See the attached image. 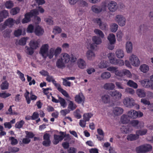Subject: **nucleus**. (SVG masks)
<instances>
[{
  "label": "nucleus",
  "mask_w": 153,
  "mask_h": 153,
  "mask_svg": "<svg viewBox=\"0 0 153 153\" xmlns=\"http://www.w3.org/2000/svg\"><path fill=\"white\" fill-rule=\"evenodd\" d=\"M137 111L133 110H131L128 112V115L129 118L134 119L137 117Z\"/></svg>",
  "instance_id": "2eb2a0df"
},
{
  "label": "nucleus",
  "mask_w": 153,
  "mask_h": 153,
  "mask_svg": "<svg viewBox=\"0 0 153 153\" xmlns=\"http://www.w3.org/2000/svg\"><path fill=\"white\" fill-rule=\"evenodd\" d=\"M92 116V114L91 113L84 114L83 115V119L85 122L88 121L90 118Z\"/></svg>",
  "instance_id": "a18cd8bd"
},
{
  "label": "nucleus",
  "mask_w": 153,
  "mask_h": 153,
  "mask_svg": "<svg viewBox=\"0 0 153 153\" xmlns=\"http://www.w3.org/2000/svg\"><path fill=\"white\" fill-rule=\"evenodd\" d=\"M118 25L115 23L112 24L110 26L111 31L113 32H115L117 30Z\"/></svg>",
  "instance_id": "c03bdc74"
},
{
  "label": "nucleus",
  "mask_w": 153,
  "mask_h": 153,
  "mask_svg": "<svg viewBox=\"0 0 153 153\" xmlns=\"http://www.w3.org/2000/svg\"><path fill=\"white\" fill-rule=\"evenodd\" d=\"M117 40L119 41L121 40L122 37L123 36V34L121 31H118L117 33Z\"/></svg>",
  "instance_id": "69168bd1"
},
{
  "label": "nucleus",
  "mask_w": 153,
  "mask_h": 153,
  "mask_svg": "<svg viewBox=\"0 0 153 153\" xmlns=\"http://www.w3.org/2000/svg\"><path fill=\"white\" fill-rule=\"evenodd\" d=\"M59 102L60 103L61 106H62L63 108H65L67 105L66 101L63 98L58 97Z\"/></svg>",
  "instance_id": "49530a36"
},
{
  "label": "nucleus",
  "mask_w": 153,
  "mask_h": 153,
  "mask_svg": "<svg viewBox=\"0 0 153 153\" xmlns=\"http://www.w3.org/2000/svg\"><path fill=\"white\" fill-rule=\"evenodd\" d=\"M26 48H27L26 50L27 53L29 55H32L34 53V51L33 50L34 49H32L30 47V48H28L27 47H26Z\"/></svg>",
  "instance_id": "774afa93"
},
{
  "label": "nucleus",
  "mask_w": 153,
  "mask_h": 153,
  "mask_svg": "<svg viewBox=\"0 0 153 153\" xmlns=\"http://www.w3.org/2000/svg\"><path fill=\"white\" fill-rule=\"evenodd\" d=\"M25 18L22 20V23L24 24L27 23L30 21V18L32 17L29 13H26L25 15Z\"/></svg>",
  "instance_id": "a211bd4d"
},
{
  "label": "nucleus",
  "mask_w": 153,
  "mask_h": 153,
  "mask_svg": "<svg viewBox=\"0 0 153 153\" xmlns=\"http://www.w3.org/2000/svg\"><path fill=\"white\" fill-rule=\"evenodd\" d=\"M95 33L100 36V37L103 38L104 36V35L102 32L99 29H95L94 30Z\"/></svg>",
  "instance_id": "a19ab883"
},
{
  "label": "nucleus",
  "mask_w": 153,
  "mask_h": 153,
  "mask_svg": "<svg viewBox=\"0 0 153 153\" xmlns=\"http://www.w3.org/2000/svg\"><path fill=\"white\" fill-rule=\"evenodd\" d=\"M115 53L117 57L119 58H123L124 55V52L121 49L117 50L115 52Z\"/></svg>",
  "instance_id": "7c9ffc66"
},
{
  "label": "nucleus",
  "mask_w": 153,
  "mask_h": 153,
  "mask_svg": "<svg viewBox=\"0 0 153 153\" xmlns=\"http://www.w3.org/2000/svg\"><path fill=\"white\" fill-rule=\"evenodd\" d=\"M110 95L114 99L116 100H119L121 98L122 94L117 90L111 91L109 92Z\"/></svg>",
  "instance_id": "6e6552de"
},
{
  "label": "nucleus",
  "mask_w": 153,
  "mask_h": 153,
  "mask_svg": "<svg viewBox=\"0 0 153 153\" xmlns=\"http://www.w3.org/2000/svg\"><path fill=\"white\" fill-rule=\"evenodd\" d=\"M86 56L88 59L91 60L94 58L95 54L92 51L88 50L87 52Z\"/></svg>",
  "instance_id": "412c9836"
},
{
  "label": "nucleus",
  "mask_w": 153,
  "mask_h": 153,
  "mask_svg": "<svg viewBox=\"0 0 153 153\" xmlns=\"http://www.w3.org/2000/svg\"><path fill=\"white\" fill-rule=\"evenodd\" d=\"M61 31L62 30L60 28L58 27H55L54 28L53 32L55 34H56L61 33Z\"/></svg>",
  "instance_id": "4d7b16f0"
},
{
  "label": "nucleus",
  "mask_w": 153,
  "mask_h": 153,
  "mask_svg": "<svg viewBox=\"0 0 153 153\" xmlns=\"http://www.w3.org/2000/svg\"><path fill=\"white\" fill-rule=\"evenodd\" d=\"M8 16V13L6 10H3L0 12V17L3 18H6Z\"/></svg>",
  "instance_id": "79ce46f5"
},
{
  "label": "nucleus",
  "mask_w": 153,
  "mask_h": 153,
  "mask_svg": "<svg viewBox=\"0 0 153 153\" xmlns=\"http://www.w3.org/2000/svg\"><path fill=\"white\" fill-rule=\"evenodd\" d=\"M123 109L120 107H116L114 108L113 112L116 115H118L122 114L123 112Z\"/></svg>",
  "instance_id": "4be33fe9"
},
{
  "label": "nucleus",
  "mask_w": 153,
  "mask_h": 153,
  "mask_svg": "<svg viewBox=\"0 0 153 153\" xmlns=\"http://www.w3.org/2000/svg\"><path fill=\"white\" fill-rule=\"evenodd\" d=\"M8 150L10 152L15 153L18 152L19 150V148L16 147H11L9 148Z\"/></svg>",
  "instance_id": "6e6d98bb"
},
{
  "label": "nucleus",
  "mask_w": 153,
  "mask_h": 153,
  "mask_svg": "<svg viewBox=\"0 0 153 153\" xmlns=\"http://www.w3.org/2000/svg\"><path fill=\"white\" fill-rule=\"evenodd\" d=\"M140 69V71L143 73H146L149 70V67L146 64L141 65Z\"/></svg>",
  "instance_id": "e433bc0d"
},
{
  "label": "nucleus",
  "mask_w": 153,
  "mask_h": 153,
  "mask_svg": "<svg viewBox=\"0 0 153 153\" xmlns=\"http://www.w3.org/2000/svg\"><path fill=\"white\" fill-rule=\"evenodd\" d=\"M126 49L127 53H130L132 50V44L131 42H128L126 43Z\"/></svg>",
  "instance_id": "6ab92c4d"
},
{
  "label": "nucleus",
  "mask_w": 153,
  "mask_h": 153,
  "mask_svg": "<svg viewBox=\"0 0 153 153\" xmlns=\"http://www.w3.org/2000/svg\"><path fill=\"white\" fill-rule=\"evenodd\" d=\"M30 47L32 49H36L39 46V42L37 40H32L30 43Z\"/></svg>",
  "instance_id": "dca6fc26"
},
{
  "label": "nucleus",
  "mask_w": 153,
  "mask_h": 153,
  "mask_svg": "<svg viewBox=\"0 0 153 153\" xmlns=\"http://www.w3.org/2000/svg\"><path fill=\"white\" fill-rule=\"evenodd\" d=\"M137 95L140 97H144L146 96V93L145 91L141 89H138L137 90Z\"/></svg>",
  "instance_id": "393cba45"
},
{
  "label": "nucleus",
  "mask_w": 153,
  "mask_h": 153,
  "mask_svg": "<svg viewBox=\"0 0 153 153\" xmlns=\"http://www.w3.org/2000/svg\"><path fill=\"white\" fill-rule=\"evenodd\" d=\"M115 84L116 87L119 89H123L124 87L122 84L119 82H115Z\"/></svg>",
  "instance_id": "13d9d810"
},
{
  "label": "nucleus",
  "mask_w": 153,
  "mask_h": 153,
  "mask_svg": "<svg viewBox=\"0 0 153 153\" xmlns=\"http://www.w3.org/2000/svg\"><path fill=\"white\" fill-rule=\"evenodd\" d=\"M127 85L128 86L136 89L138 87L137 84L132 80H129L127 82Z\"/></svg>",
  "instance_id": "2f4dec72"
},
{
  "label": "nucleus",
  "mask_w": 153,
  "mask_h": 153,
  "mask_svg": "<svg viewBox=\"0 0 153 153\" xmlns=\"http://www.w3.org/2000/svg\"><path fill=\"white\" fill-rule=\"evenodd\" d=\"M109 43L111 44H115L116 41L115 36L113 33H110L107 37Z\"/></svg>",
  "instance_id": "cd10ccee"
},
{
  "label": "nucleus",
  "mask_w": 153,
  "mask_h": 153,
  "mask_svg": "<svg viewBox=\"0 0 153 153\" xmlns=\"http://www.w3.org/2000/svg\"><path fill=\"white\" fill-rule=\"evenodd\" d=\"M92 11L95 13H98L101 12L99 6H93L91 7Z\"/></svg>",
  "instance_id": "09e8293b"
},
{
  "label": "nucleus",
  "mask_w": 153,
  "mask_h": 153,
  "mask_svg": "<svg viewBox=\"0 0 153 153\" xmlns=\"http://www.w3.org/2000/svg\"><path fill=\"white\" fill-rule=\"evenodd\" d=\"M111 76V74L109 72L103 73L101 75V77L103 79H107Z\"/></svg>",
  "instance_id": "58836bf2"
},
{
  "label": "nucleus",
  "mask_w": 153,
  "mask_h": 153,
  "mask_svg": "<svg viewBox=\"0 0 153 153\" xmlns=\"http://www.w3.org/2000/svg\"><path fill=\"white\" fill-rule=\"evenodd\" d=\"M125 92L130 94H133L134 93V91L131 88H127L125 89Z\"/></svg>",
  "instance_id": "5fc2aeb1"
},
{
  "label": "nucleus",
  "mask_w": 153,
  "mask_h": 153,
  "mask_svg": "<svg viewBox=\"0 0 153 153\" xmlns=\"http://www.w3.org/2000/svg\"><path fill=\"white\" fill-rule=\"evenodd\" d=\"M115 20L120 26H123L125 25L126 20L123 16L120 15H117Z\"/></svg>",
  "instance_id": "423d86ee"
},
{
  "label": "nucleus",
  "mask_w": 153,
  "mask_h": 153,
  "mask_svg": "<svg viewBox=\"0 0 153 153\" xmlns=\"http://www.w3.org/2000/svg\"><path fill=\"white\" fill-rule=\"evenodd\" d=\"M112 54L111 53H109L108 54V57L111 63L120 66H122L124 65V62L123 60L117 59L112 57Z\"/></svg>",
  "instance_id": "7ed1b4c3"
},
{
  "label": "nucleus",
  "mask_w": 153,
  "mask_h": 153,
  "mask_svg": "<svg viewBox=\"0 0 153 153\" xmlns=\"http://www.w3.org/2000/svg\"><path fill=\"white\" fill-rule=\"evenodd\" d=\"M54 140L53 143L55 145L57 144L59 141H61L63 139L62 137L56 134L54 135Z\"/></svg>",
  "instance_id": "b1692460"
},
{
  "label": "nucleus",
  "mask_w": 153,
  "mask_h": 153,
  "mask_svg": "<svg viewBox=\"0 0 153 153\" xmlns=\"http://www.w3.org/2000/svg\"><path fill=\"white\" fill-rule=\"evenodd\" d=\"M11 32L10 30L7 29L3 32L4 34L3 36L4 38H9L10 37V33Z\"/></svg>",
  "instance_id": "37998d69"
},
{
  "label": "nucleus",
  "mask_w": 153,
  "mask_h": 153,
  "mask_svg": "<svg viewBox=\"0 0 153 153\" xmlns=\"http://www.w3.org/2000/svg\"><path fill=\"white\" fill-rule=\"evenodd\" d=\"M30 94V96L34 95L32 91H31L30 93L27 90H26V92L24 94V96L28 104L30 103V100L29 97V95Z\"/></svg>",
  "instance_id": "c85d7f7f"
},
{
  "label": "nucleus",
  "mask_w": 153,
  "mask_h": 153,
  "mask_svg": "<svg viewBox=\"0 0 153 153\" xmlns=\"http://www.w3.org/2000/svg\"><path fill=\"white\" fill-rule=\"evenodd\" d=\"M85 97L82 93H79L75 97V101L78 103H84L85 101ZM82 105H83V104Z\"/></svg>",
  "instance_id": "1a4fd4ad"
},
{
  "label": "nucleus",
  "mask_w": 153,
  "mask_h": 153,
  "mask_svg": "<svg viewBox=\"0 0 153 153\" xmlns=\"http://www.w3.org/2000/svg\"><path fill=\"white\" fill-rule=\"evenodd\" d=\"M22 32V30L20 29H18L15 31L14 35L16 37H18L21 36Z\"/></svg>",
  "instance_id": "052dcab7"
},
{
  "label": "nucleus",
  "mask_w": 153,
  "mask_h": 153,
  "mask_svg": "<svg viewBox=\"0 0 153 153\" xmlns=\"http://www.w3.org/2000/svg\"><path fill=\"white\" fill-rule=\"evenodd\" d=\"M102 101L104 103L107 104L109 102L110 100V96L107 94H104L101 96Z\"/></svg>",
  "instance_id": "5701e85b"
},
{
  "label": "nucleus",
  "mask_w": 153,
  "mask_h": 153,
  "mask_svg": "<svg viewBox=\"0 0 153 153\" xmlns=\"http://www.w3.org/2000/svg\"><path fill=\"white\" fill-rule=\"evenodd\" d=\"M108 7L110 11L112 12H114L117 8V4L114 1H112L108 4Z\"/></svg>",
  "instance_id": "9b49d317"
},
{
  "label": "nucleus",
  "mask_w": 153,
  "mask_h": 153,
  "mask_svg": "<svg viewBox=\"0 0 153 153\" xmlns=\"http://www.w3.org/2000/svg\"><path fill=\"white\" fill-rule=\"evenodd\" d=\"M107 7V4L106 3H104L102 4L99 6L100 11H105L106 10Z\"/></svg>",
  "instance_id": "338daca9"
},
{
  "label": "nucleus",
  "mask_w": 153,
  "mask_h": 153,
  "mask_svg": "<svg viewBox=\"0 0 153 153\" xmlns=\"http://www.w3.org/2000/svg\"><path fill=\"white\" fill-rule=\"evenodd\" d=\"M92 40L94 43L97 45H99L102 42V40L100 38L97 36H93Z\"/></svg>",
  "instance_id": "72a5a7b5"
},
{
  "label": "nucleus",
  "mask_w": 153,
  "mask_h": 153,
  "mask_svg": "<svg viewBox=\"0 0 153 153\" xmlns=\"http://www.w3.org/2000/svg\"><path fill=\"white\" fill-rule=\"evenodd\" d=\"M60 59L67 64L70 61V58L69 55L67 53H63L61 54Z\"/></svg>",
  "instance_id": "f8f14e48"
},
{
  "label": "nucleus",
  "mask_w": 153,
  "mask_h": 153,
  "mask_svg": "<svg viewBox=\"0 0 153 153\" xmlns=\"http://www.w3.org/2000/svg\"><path fill=\"white\" fill-rule=\"evenodd\" d=\"M66 64L60 59H58L56 62V66L59 69H63L66 67Z\"/></svg>",
  "instance_id": "4468645a"
},
{
  "label": "nucleus",
  "mask_w": 153,
  "mask_h": 153,
  "mask_svg": "<svg viewBox=\"0 0 153 153\" xmlns=\"http://www.w3.org/2000/svg\"><path fill=\"white\" fill-rule=\"evenodd\" d=\"M44 32V29L39 25H37L35 28L34 33L36 35L40 36L43 35Z\"/></svg>",
  "instance_id": "9d476101"
},
{
  "label": "nucleus",
  "mask_w": 153,
  "mask_h": 153,
  "mask_svg": "<svg viewBox=\"0 0 153 153\" xmlns=\"http://www.w3.org/2000/svg\"><path fill=\"white\" fill-rule=\"evenodd\" d=\"M55 50L53 48H51L49 50V53H48V56L49 59L52 58L54 55Z\"/></svg>",
  "instance_id": "3c124183"
},
{
  "label": "nucleus",
  "mask_w": 153,
  "mask_h": 153,
  "mask_svg": "<svg viewBox=\"0 0 153 153\" xmlns=\"http://www.w3.org/2000/svg\"><path fill=\"white\" fill-rule=\"evenodd\" d=\"M69 103L68 105V108L72 111L75 109L76 107V105L74 104L71 101L69 100Z\"/></svg>",
  "instance_id": "de8ad7c7"
},
{
  "label": "nucleus",
  "mask_w": 153,
  "mask_h": 153,
  "mask_svg": "<svg viewBox=\"0 0 153 153\" xmlns=\"http://www.w3.org/2000/svg\"><path fill=\"white\" fill-rule=\"evenodd\" d=\"M75 79V78L74 77H66L65 78H62V79L63 80L62 84L65 86L70 87L71 83L70 82L67 81V80L69 79L74 80Z\"/></svg>",
  "instance_id": "ddd939ff"
},
{
  "label": "nucleus",
  "mask_w": 153,
  "mask_h": 153,
  "mask_svg": "<svg viewBox=\"0 0 153 153\" xmlns=\"http://www.w3.org/2000/svg\"><path fill=\"white\" fill-rule=\"evenodd\" d=\"M20 11V9L19 7H16L11 9L10 13L11 15H14L19 13Z\"/></svg>",
  "instance_id": "4c0bfd02"
},
{
  "label": "nucleus",
  "mask_w": 153,
  "mask_h": 153,
  "mask_svg": "<svg viewBox=\"0 0 153 153\" xmlns=\"http://www.w3.org/2000/svg\"><path fill=\"white\" fill-rule=\"evenodd\" d=\"M10 140H11V144L12 145H16L18 143L17 140L15 139L13 137H10L9 138Z\"/></svg>",
  "instance_id": "e2e57ef3"
},
{
  "label": "nucleus",
  "mask_w": 153,
  "mask_h": 153,
  "mask_svg": "<svg viewBox=\"0 0 153 153\" xmlns=\"http://www.w3.org/2000/svg\"><path fill=\"white\" fill-rule=\"evenodd\" d=\"M138 135L136 134H130L128 136L127 139L130 141H133L139 138Z\"/></svg>",
  "instance_id": "f704fd0d"
},
{
  "label": "nucleus",
  "mask_w": 153,
  "mask_h": 153,
  "mask_svg": "<svg viewBox=\"0 0 153 153\" xmlns=\"http://www.w3.org/2000/svg\"><path fill=\"white\" fill-rule=\"evenodd\" d=\"M11 95V94L9 93H6V92L0 93V97L3 98H5L10 96Z\"/></svg>",
  "instance_id": "bf43d9fd"
},
{
  "label": "nucleus",
  "mask_w": 153,
  "mask_h": 153,
  "mask_svg": "<svg viewBox=\"0 0 153 153\" xmlns=\"http://www.w3.org/2000/svg\"><path fill=\"white\" fill-rule=\"evenodd\" d=\"M44 21L48 24L52 25L53 21L51 18H46L44 19Z\"/></svg>",
  "instance_id": "0e129e2a"
},
{
  "label": "nucleus",
  "mask_w": 153,
  "mask_h": 153,
  "mask_svg": "<svg viewBox=\"0 0 153 153\" xmlns=\"http://www.w3.org/2000/svg\"><path fill=\"white\" fill-rule=\"evenodd\" d=\"M115 87V85L112 83H107L103 85L104 88L106 90H112Z\"/></svg>",
  "instance_id": "f3484780"
},
{
  "label": "nucleus",
  "mask_w": 153,
  "mask_h": 153,
  "mask_svg": "<svg viewBox=\"0 0 153 153\" xmlns=\"http://www.w3.org/2000/svg\"><path fill=\"white\" fill-rule=\"evenodd\" d=\"M123 103L126 107L131 108L135 106L137 109H138L139 108V105L135 103L134 100L132 98H125L123 100Z\"/></svg>",
  "instance_id": "f257e3e1"
},
{
  "label": "nucleus",
  "mask_w": 153,
  "mask_h": 153,
  "mask_svg": "<svg viewBox=\"0 0 153 153\" xmlns=\"http://www.w3.org/2000/svg\"><path fill=\"white\" fill-rule=\"evenodd\" d=\"M32 16H35L39 14L38 11L36 9L31 10L30 12H29Z\"/></svg>",
  "instance_id": "864d4df0"
},
{
  "label": "nucleus",
  "mask_w": 153,
  "mask_h": 153,
  "mask_svg": "<svg viewBox=\"0 0 153 153\" xmlns=\"http://www.w3.org/2000/svg\"><path fill=\"white\" fill-rule=\"evenodd\" d=\"M121 131L122 133L127 134L130 131L129 127L128 126H123L121 128Z\"/></svg>",
  "instance_id": "ea45409f"
},
{
  "label": "nucleus",
  "mask_w": 153,
  "mask_h": 153,
  "mask_svg": "<svg viewBox=\"0 0 153 153\" xmlns=\"http://www.w3.org/2000/svg\"><path fill=\"white\" fill-rule=\"evenodd\" d=\"M147 132V130L146 129H141L137 130L136 131V134L138 135L139 137V135L142 136L145 135Z\"/></svg>",
  "instance_id": "c9c22d12"
},
{
  "label": "nucleus",
  "mask_w": 153,
  "mask_h": 153,
  "mask_svg": "<svg viewBox=\"0 0 153 153\" xmlns=\"http://www.w3.org/2000/svg\"><path fill=\"white\" fill-rule=\"evenodd\" d=\"M5 6L7 8L10 9L13 7V4L11 1H8L5 3Z\"/></svg>",
  "instance_id": "8fccbe9b"
},
{
  "label": "nucleus",
  "mask_w": 153,
  "mask_h": 153,
  "mask_svg": "<svg viewBox=\"0 0 153 153\" xmlns=\"http://www.w3.org/2000/svg\"><path fill=\"white\" fill-rule=\"evenodd\" d=\"M151 145L146 144L141 145L136 148V150L137 153H145L151 150Z\"/></svg>",
  "instance_id": "f03ea898"
},
{
  "label": "nucleus",
  "mask_w": 153,
  "mask_h": 153,
  "mask_svg": "<svg viewBox=\"0 0 153 153\" xmlns=\"http://www.w3.org/2000/svg\"><path fill=\"white\" fill-rule=\"evenodd\" d=\"M24 123L25 122L23 120H21L16 123L15 125V127L16 128H20L22 127Z\"/></svg>",
  "instance_id": "603ef678"
},
{
  "label": "nucleus",
  "mask_w": 153,
  "mask_h": 153,
  "mask_svg": "<svg viewBox=\"0 0 153 153\" xmlns=\"http://www.w3.org/2000/svg\"><path fill=\"white\" fill-rule=\"evenodd\" d=\"M48 45L46 44L42 45L40 48L39 53L45 58H46L48 56Z\"/></svg>",
  "instance_id": "20e7f679"
},
{
  "label": "nucleus",
  "mask_w": 153,
  "mask_h": 153,
  "mask_svg": "<svg viewBox=\"0 0 153 153\" xmlns=\"http://www.w3.org/2000/svg\"><path fill=\"white\" fill-rule=\"evenodd\" d=\"M95 23L99 26L100 29L102 30H106L108 28V25L105 22H102L100 18H97L95 20Z\"/></svg>",
  "instance_id": "39448f33"
},
{
  "label": "nucleus",
  "mask_w": 153,
  "mask_h": 153,
  "mask_svg": "<svg viewBox=\"0 0 153 153\" xmlns=\"http://www.w3.org/2000/svg\"><path fill=\"white\" fill-rule=\"evenodd\" d=\"M78 66L80 68L84 69L86 66V63L85 61L82 59H79L77 62Z\"/></svg>",
  "instance_id": "aec40b11"
},
{
  "label": "nucleus",
  "mask_w": 153,
  "mask_h": 153,
  "mask_svg": "<svg viewBox=\"0 0 153 153\" xmlns=\"http://www.w3.org/2000/svg\"><path fill=\"white\" fill-rule=\"evenodd\" d=\"M15 20L12 18H9L6 20L4 22V23L6 26H8L9 27H11L15 23Z\"/></svg>",
  "instance_id": "a878e982"
},
{
  "label": "nucleus",
  "mask_w": 153,
  "mask_h": 153,
  "mask_svg": "<svg viewBox=\"0 0 153 153\" xmlns=\"http://www.w3.org/2000/svg\"><path fill=\"white\" fill-rule=\"evenodd\" d=\"M129 61L131 64L134 66H137L140 64V62L137 56L133 54L130 56Z\"/></svg>",
  "instance_id": "0eeeda50"
},
{
  "label": "nucleus",
  "mask_w": 153,
  "mask_h": 153,
  "mask_svg": "<svg viewBox=\"0 0 153 153\" xmlns=\"http://www.w3.org/2000/svg\"><path fill=\"white\" fill-rule=\"evenodd\" d=\"M9 84L7 81L3 82L0 85L1 90H7L8 88Z\"/></svg>",
  "instance_id": "473e14b6"
},
{
  "label": "nucleus",
  "mask_w": 153,
  "mask_h": 153,
  "mask_svg": "<svg viewBox=\"0 0 153 153\" xmlns=\"http://www.w3.org/2000/svg\"><path fill=\"white\" fill-rule=\"evenodd\" d=\"M27 40V38H22L20 39L17 40L16 42V45H24L26 43Z\"/></svg>",
  "instance_id": "bb28decb"
},
{
  "label": "nucleus",
  "mask_w": 153,
  "mask_h": 153,
  "mask_svg": "<svg viewBox=\"0 0 153 153\" xmlns=\"http://www.w3.org/2000/svg\"><path fill=\"white\" fill-rule=\"evenodd\" d=\"M145 88H150L151 89L153 90V85L152 83L150 82L149 79H148L147 82L146 83Z\"/></svg>",
  "instance_id": "680f3d73"
},
{
  "label": "nucleus",
  "mask_w": 153,
  "mask_h": 153,
  "mask_svg": "<svg viewBox=\"0 0 153 153\" xmlns=\"http://www.w3.org/2000/svg\"><path fill=\"white\" fill-rule=\"evenodd\" d=\"M129 118L128 115H123L121 117V121L123 124L128 123L130 120Z\"/></svg>",
  "instance_id": "c756f323"
}]
</instances>
